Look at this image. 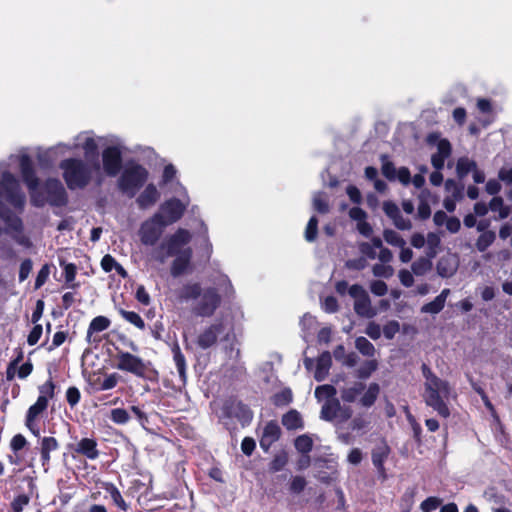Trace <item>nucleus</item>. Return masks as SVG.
I'll return each instance as SVG.
<instances>
[{
  "label": "nucleus",
  "instance_id": "nucleus-44",
  "mask_svg": "<svg viewBox=\"0 0 512 512\" xmlns=\"http://www.w3.org/2000/svg\"><path fill=\"white\" fill-rule=\"evenodd\" d=\"M288 462V456L285 452H281L275 455L274 459L270 463V470L272 472H278L282 470Z\"/></svg>",
  "mask_w": 512,
  "mask_h": 512
},
{
  "label": "nucleus",
  "instance_id": "nucleus-30",
  "mask_svg": "<svg viewBox=\"0 0 512 512\" xmlns=\"http://www.w3.org/2000/svg\"><path fill=\"white\" fill-rule=\"evenodd\" d=\"M282 424L289 430L302 427L300 414L295 410L286 413L282 418Z\"/></svg>",
  "mask_w": 512,
  "mask_h": 512
},
{
  "label": "nucleus",
  "instance_id": "nucleus-58",
  "mask_svg": "<svg viewBox=\"0 0 512 512\" xmlns=\"http://www.w3.org/2000/svg\"><path fill=\"white\" fill-rule=\"evenodd\" d=\"M42 326L41 325H35L34 328L32 329V331L30 332V334L28 335V339H27V342L29 345H35L41 335H42Z\"/></svg>",
  "mask_w": 512,
  "mask_h": 512
},
{
  "label": "nucleus",
  "instance_id": "nucleus-61",
  "mask_svg": "<svg viewBox=\"0 0 512 512\" xmlns=\"http://www.w3.org/2000/svg\"><path fill=\"white\" fill-rule=\"evenodd\" d=\"M322 307L328 313L335 312L338 308L336 298H334L333 296L326 297L322 303Z\"/></svg>",
  "mask_w": 512,
  "mask_h": 512
},
{
  "label": "nucleus",
  "instance_id": "nucleus-27",
  "mask_svg": "<svg viewBox=\"0 0 512 512\" xmlns=\"http://www.w3.org/2000/svg\"><path fill=\"white\" fill-rule=\"evenodd\" d=\"M336 389L332 385H321L315 390V397L318 401L328 403L329 401H339L335 398Z\"/></svg>",
  "mask_w": 512,
  "mask_h": 512
},
{
  "label": "nucleus",
  "instance_id": "nucleus-46",
  "mask_svg": "<svg viewBox=\"0 0 512 512\" xmlns=\"http://www.w3.org/2000/svg\"><path fill=\"white\" fill-rule=\"evenodd\" d=\"M317 226H318V220L316 217H311L306 230H305V239L309 242L314 241L317 236Z\"/></svg>",
  "mask_w": 512,
  "mask_h": 512
},
{
  "label": "nucleus",
  "instance_id": "nucleus-64",
  "mask_svg": "<svg viewBox=\"0 0 512 512\" xmlns=\"http://www.w3.org/2000/svg\"><path fill=\"white\" fill-rule=\"evenodd\" d=\"M498 177L501 181L512 184V166L503 167L499 170Z\"/></svg>",
  "mask_w": 512,
  "mask_h": 512
},
{
  "label": "nucleus",
  "instance_id": "nucleus-55",
  "mask_svg": "<svg viewBox=\"0 0 512 512\" xmlns=\"http://www.w3.org/2000/svg\"><path fill=\"white\" fill-rule=\"evenodd\" d=\"M174 361L180 376L183 377L185 375V358L179 349L174 352Z\"/></svg>",
  "mask_w": 512,
  "mask_h": 512
},
{
  "label": "nucleus",
  "instance_id": "nucleus-21",
  "mask_svg": "<svg viewBox=\"0 0 512 512\" xmlns=\"http://www.w3.org/2000/svg\"><path fill=\"white\" fill-rule=\"evenodd\" d=\"M450 294V289H443L435 299L421 307L422 313L438 314L445 306L447 297Z\"/></svg>",
  "mask_w": 512,
  "mask_h": 512
},
{
  "label": "nucleus",
  "instance_id": "nucleus-48",
  "mask_svg": "<svg viewBox=\"0 0 512 512\" xmlns=\"http://www.w3.org/2000/svg\"><path fill=\"white\" fill-rule=\"evenodd\" d=\"M442 501L437 497H429L421 503L423 512H431L441 507Z\"/></svg>",
  "mask_w": 512,
  "mask_h": 512
},
{
  "label": "nucleus",
  "instance_id": "nucleus-52",
  "mask_svg": "<svg viewBox=\"0 0 512 512\" xmlns=\"http://www.w3.org/2000/svg\"><path fill=\"white\" fill-rule=\"evenodd\" d=\"M306 480L302 476H295L290 483V490L294 493H300L306 486Z\"/></svg>",
  "mask_w": 512,
  "mask_h": 512
},
{
  "label": "nucleus",
  "instance_id": "nucleus-53",
  "mask_svg": "<svg viewBox=\"0 0 512 512\" xmlns=\"http://www.w3.org/2000/svg\"><path fill=\"white\" fill-rule=\"evenodd\" d=\"M398 277L401 284L405 287H411L414 284L413 272H410L409 270H400L398 273Z\"/></svg>",
  "mask_w": 512,
  "mask_h": 512
},
{
  "label": "nucleus",
  "instance_id": "nucleus-41",
  "mask_svg": "<svg viewBox=\"0 0 512 512\" xmlns=\"http://www.w3.org/2000/svg\"><path fill=\"white\" fill-rule=\"evenodd\" d=\"M110 419L116 424H126L130 420L129 413L122 408L112 409L110 412Z\"/></svg>",
  "mask_w": 512,
  "mask_h": 512
},
{
  "label": "nucleus",
  "instance_id": "nucleus-45",
  "mask_svg": "<svg viewBox=\"0 0 512 512\" xmlns=\"http://www.w3.org/2000/svg\"><path fill=\"white\" fill-rule=\"evenodd\" d=\"M372 271L374 276L383 278H390L394 273L393 268L389 265H385V263L375 264Z\"/></svg>",
  "mask_w": 512,
  "mask_h": 512
},
{
  "label": "nucleus",
  "instance_id": "nucleus-43",
  "mask_svg": "<svg viewBox=\"0 0 512 512\" xmlns=\"http://www.w3.org/2000/svg\"><path fill=\"white\" fill-rule=\"evenodd\" d=\"M107 493L109 495V498L113 501V503L116 505V507L118 509H120V510L127 509L126 503L123 500L120 492L114 486L108 487Z\"/></svg>",
  "mask_w": 512,
  "mask_h": 512
},
{
  "label": "nucleus",
  "instance_id": "nucleus-59",
  "mask_svg": "<svg viewBox=\"0 0 512 512\" xmlns=\"http://www.w3.org/2000/svg\"><path fill=\"white\" fill-rule=\"evenodd\" d=\"M365 333L372 339L376 340L381 336V327L374 323L370 322L365 330Z\"/></svg>",
  "mask_w": 512,
  "mask_h": 512
},
{
  "label": "nucleus",
  "instance_id": "nucleus-11",
  "mask_svg": "<svg viewBox=\"0 0 512 512\" xmlns=\"http://www.w3.org/2000/svg\"><path fill=\"white\" fill-rule=\"evenodd\" d=\"M160 216L155 214L142 223L139 236L143 244L154 245L161 236L163 228L167 225L163 223Z\"/></svg>",
  "mask_w": 512,
  "mask_h": 512
},
{
  "label": "nucleus",
  "instance_id": "nucleus-39",
  "mask_svg": "<svg viewBox=\"0 0 512 512\" xmlns=\"http://www.w3.org/2000/svg\"><path fill=\"white\" fill-rule=\"evenodd\" d=\"M383 236L385 241L392 246L403 248L406 244L405 240L396 231L385 230Z\"/></svg>",
  "mask_w": 512,
  "mask_h": 512
},
{
  "label": "nucleus",
  "instance_id": "nucleus-22",
  "mask_svg": "<svg viewBox=\"0 0 512 512\" xmlns=\"http://www.w3.org/2000/svg\"><path fill=\"white\" fill-rule=\"evenodd\" d=\"M160 197V194L154 184H149L137 198V203L141 208H148L154 205Z\"/></svg>",
  "mask_w": 512,
  "mask_h": 512
},
{
  "label": "nucleus",
  "instance_id": "nucleus-56",
  "mask_svg": "<svg viewBox=\"0 0 512 512\" xmlns=\"http://www.w3.org/2000/svg\"><path fill=\"white\" fill-rule=\"evenodd\" d=\"M136 299L143 305L148 306L150 304V296L144 286L140 285L136 290Z\"/></svg>",
  "mask_w": 512,
  "mask_h": 512
},
{
  "label": "nucleus",
  "instance_id": "nucleus-36",
  "mask_svg": "<svg viewBox=\"0 0 512 512\" xmlns=\"http://www.w3.org/2000/svg\"><path fill=\"white\" fill-rule=\"evenodd\" d=\"M119 313L126 321L133 324L137 328H145V323L138 313L133 311H126L124 309H119Z\"/></svg>",
  "mask_w": 512,
  "mask_h": 512
},
{
  "label": "nucleus",
  "instance_id": "nucleus-16",
  "mask_svg": "<svg viewBox=\"0 0 512 512\" xmlns=\"http://www.w3.org/2000/svg\"><path fill=\"white\" fill-rule=\"evenodd\" d=\"M174 260L171 265V275L178 277L187 273L190 269V262L192 258V250H185L184 252L174 255Z\"/></svg>",
  "mask_w": 512,
  "mask_h": 512
},
{
  "label": "nucleus",
  "instance_id": "nucleus-12",
  "mask_svg": "<svg viewBox=\"0 0 512 512\" xmlns=\"http://www.w3.org/2000/svg\"><path fill=\"white\" fill-rule=\"evenodd\" d=\"M117 369L125 372L132 373L138 377H142L145 374L146 366L144 361L129 352L118 351L116 354Z\"/></svg>",
  "mask_w": 512,
  "mask_h": 512
},
{
  "label": "nucleus",
  "instance_id": "nucleus-3",
  "mask_svg": "<svg viewBox=\"0 0 512 512\" xmlns=\"http://www.w3.org/2000/svg\"><path fill=\"white\" fill-rule=\"evenodd\" d=\"M63 179L69 189H81L91 181L101 184L103 171L98 159L81 160L78 158H66L59 164Z\"/></svg>",
  "mask_w": 512,
  "mask_h": 512
},
{
  "label": "nucleus",
  "instance_id": "nucleus-40",
  "mask_svg": "<svg viewBox=\"0 0 512 512\" xmlns=\"http://www.w3.org/2000/svg\"><path fill=\"white\" fill-rule=\"evenodd\" d=\"M43 412L36 404H33L27 413L26 426L35 434L38 435V431L34 429L35 419Z\"/></svg>",
  "mask_w": 512,
  "mask_h": 512
},
{
  "label": "nucleus",
  "instance_id": "nucleus-10",
  "mask_svg": "<svg viewBox=\"0 0 512 512\" xmlns=\"http://www.w3.org/2000/svg\"><path fill=\"white\" fill-rule=\"evenodd\" d=\"M352 416V410L348 406H342L339 401H329L324 403L321 408L320 417L325 421L334 422L336 425L342 424Z\"/></svg>",
  "mask_w": 512,
  "mask_h": 512
},
{
  "label": "nucleus",
  "instance_id": "nucleus-47",
  "mask_svg": "<svg viewBox=\"0 0 512 512\" xmlns=\"http://www.w3.org/2000/svg\"><path fill=\"white\" fill-rule=\"evenodd\" d=\"M119 379L120 375L117 373H111L104 378L99 389L103 391L113 389L118 384Z\"/></svg>",
  "mask_w": 512,
  "mask_h": 512
},
{
  "label": "nucleus",
  "instance_id": "nucleus-54",
  "mask_svg": "<svg viewBox=\"0 0 512 512\" xmlns=\"http://www.w3.org/2000/svg\"><path fill=\"white\" fill-rule=\"evenodd\" d=\"M396 169L394 165L387 161L385 158H383L382 162V173L385 177H387L390 180L396 179Z\"/></svg>",
  "mask_w": 512,
  "mask_h": 512
},
{
  "label": "nucleus",
  "instance_id": "nucleus-38",
  "mask_svg": "<svg viewBox=\"0 0 512 512\" xmlns=\"http://www.w3.org/2000/svg\"><path fill=\"white\" fill-rule=\"evenodd\" d=\"M476 167V163L467 157L460 158L457 162V173L460 177L467 175Z\"/></svg>",
  "mask_w": 512,
  "mask_h": 512
},
{
  "label": "nucleus",
  "instance_id": "nucleus-26",
  "mask_svg": "<svg viewBox=\"0 0 512 512\" xmlns=\"http://www.w3.org/2000/svg\"><path fill=\"white\" fill-rule=\"evenodd\" d=\"M58 448V442L54 437H44L41 441V458L43 466L50 461V452Z\"/></svg>",
  "mask_w": 512,
  "mask_h": 512
},
{
  "label": "nucleus",
  "instance_id": "nucleus-35",
  "mask_svg": "<svg viewBox=\"0 0 512 512\" xmlns=\"http://www.w3.org/2000/svg\"><path fill=\"white\" fill-rule=\"evenodd\" d=\"M493 231H484L476 241V247L480 252L485 251L495 240Z\"/></svg>",
  "mask_w": 512,
  "mask_h": 512
},
{
  "label": "nucleus",
  "instance_id": "nucleus-29",
  "mask_svg": "<svg viewBox=\"0 0 512 512\" xmlns=\"http://www.w3.org/2000/svg\"><path fill=\"white\" fill-rule=\"evenodd\" d=\"M379 391V385L376 383H371L360 399L361 405L364 407H370L373 405L379 395Z\"/></svg>",
  "mask_w": 512,
  "mask_h": 512
},
{
  "label": "nucleus",
  "instance_id": "nucleus-34",
  "mask_svg": "<svg viewBox=\"0 0 512 512\" xmlns=\"http://www.w3.org/2000/svg\"><path fill=\"white\" fill-rule=\"evenodd\" d=\"M440 242H441V239L438 234L433 233V232H430L427 234V236H426V246H427L426 255L429 258L435 257V255L437 254V249L440 245Z\"/></svg>",
  "mask_w": 512,
  "mask_h": 512
},
{
  "label": "nucleus",
  "instance_id": "nucleus-32",
  "mask_svg": "<svg viewBox=\"0 0 512 512\" xmlns=\"http://www.w3.org/2000/svg\"><path fill=\"white\" fill-rule=\"evenodd\" d=\"M295 448L302 454H308L313 447V439L311 436L303 434L295 439Z\"/></svg>",
  "mask_w": 512,
  "mask_h": 512
},
{
  "label": "nucleus",
  "instance_id": "nucleus-51",
  "mask_svg": "<svg viewBox=\"0 0 512 512\" xmlns=\"http://www.w3.org/2000/svg\"><path fill=\"white\" fill-rule=\"evenodd\" d=\"M400 325L397 321L388 322L383 328V334L387 339H392L399 332Z\"/></svg>",
  "mask_w": 512,
  "mask_h": 512
},
{
  "label": "nucleus",
  "instance_id": "nucleus-63",
  "mask_svg": "<svg viewBox=\"0 0 512 512\" xmlns=\"http://www.w3.org/2000/svg\"><path fill=\"white\" fill-rule=\"evenodd\" d=\"M383 210L392 220L400 213L397 205L392 202H385L383 204Z\"/></svg>",
  "mask_w": 512,
  "mask_h": 512
},
{
  "label": "nucleus",
  "instance_id": "nucleus-19",
  "mask_svg": "<svg viewBox=\"0 0 512 512\" xmlns=\"http://www.w3.org/2000/svg\"><path fill=\"white\" fill-rule=\"evenodd\" d=\"M110 320L105 316H97L91 322L87 330L86 340L88 343L99 342L100 339L94 337V333L102 332L110 326Z\"/></svg>",
  "mask_w": 512,
  "mask_h": 512
},
{
  "label": "nucleus",
  "instance_id": "nucleus-60",
  "mask_svg": "<svg viewBox=\"0 0 512 512\" xmlns=\"http://www.w3.org/2000/svg\"><path fill=\"white\" fill-rule=\"evenodd\" d=\"M118 262L109 254L105 255L101 260V267L105 272L112 271Z\"/></svg>",
  "mask_w": 512,
  "mask_h": 512
},
{
  "label": "nucleus",
  "instance_id": "nucleus-14",
  "mask_svg": "<svg viewBox=\"0 0 512 512\" xmlns=\"http://www.w3.org/2000/svg\"><path fill=\"white\" fill-rule=\"evenodd\" d=\"M103 171L109 176H116L120 170L121 151L116 146H110L102 152Z\"/></svg>",
  "mask_w": 512,
  "mask_h": 512
},
{
  "label": "nucleus",
  "instance_id": "nucleus-2",
  "mask_svg": "<svg viewBox=\"0 0 512 512\" xmlns=\"http://www.w3.org/2000/svg\"><path fill=\"white\" fill-rule=\"evenodd\" d=\"M230 290L228 277L218 273L211 279L210 285L202 287L198 282H186L177 290L176 295L181 302L192 301L190 310L194 316L209 318L220 307L221 294H227Z\"/></svg>",
  "mask_w": 512,
  "mask_h": 512
},
{
  "label": "nucleus",
  "instance_id": "nucleus-42",
  "mask_svg": "<svg viewBox=\"0 0 512 512\" xmlns=\"http://www.w3.org/2000/svg\"><path fill=\"white\" fill-rule=\"evenodd\" d=\"M314 209L320 213H327L329 211V205L327 197L322 193H317L313 197Z\"/></svg>",
  "mask_w": 512,
  "mask_h": 512
},
{
  "label": "nucleus",
  "instance_id": "nucleus-25",
  "mask_svg": "<svg viewBox=\"0 0 512 512\" xmlns=\"http://www.w3.org/2000/svg\"><path fill=\"white\" fill-rule=\"evenodd\" d=\"M97 444L93 439H81L77 445L76 452L85 455L89 459H96L99 455Z\"/></svg>",
  "mask_w": 512,
  "mask_h": 512
},
{
  "label": "nucleus",
  "instance_id": "nucleus-17",
  "mask_svg": "<svg viewBox=\"0 0 512 512\" xmlns=\"http://www.w3.org/2000/svg\"><path fill=\"white\" fill-rule=\"evenodd\" d=\"M280 436V428L277 423L269 422L263 430L260 440V446L263 450L268 451L270 446L278 440Z\"/></svg>",
  "mask_w": 512,
  "mask_h": 512
},
{
  "label": "nucleus",
  "instance_id": "nucleus-15",
  "mask_svg": "<svg viewBox=\"0 0 512 512\" xmlns=\"http://www.w3.org/2000/svg\"><path fill=\"white\" fill-rule=\"evenodd\" d=\"M459 267V258L456 254L448 253L442 256L436 265L437 273L442 278L452 277Z\"/></svg>",
  "mask_w": 512,
  "mask_h": 512
},
{
  "label": "nucleus",
  "instance_id": "nucleus-20",
  "mask_svg": "<svg viewBox=\"0 0 512 512\" xmlns=\"http://www.w3.org/2000/svg\"><path fill=\"white\" fill-rule=\"evenodd\" d=\"M21 228L20 219L9 212L0 211V233L17 232Z\"/></svg>",
  "mask_w": 512,
  "mask_h": 512
},
{
  "label": "nucleus",
  "instance_id": "nucleus-33",
  "mask_svg": "<svg viewBox=\"0 0 512 512\" xmlns=\"http://www.w3.org/2000/svg\"><path fill=\"white\" fill-rule=\"evenodd\" d=\"M362 383H356L352 387L345 388L341 392V398L345 402H354L363 391Z\"/></svg>",
  "mask_w": 512,
  "mask_h": 512
},
{
  "label": "nucleus",
  "instance_id": "nucleus-49",
  "mask_svg": "<svg viewBox=\"0 0 512 512\" xmlns=\"http://www.w3.org/2000/svg\"><path fill=\"white\" fill-rule=\"evenodd\" d=\"M377 362L375 360H369L365 362L358 370V375L361 378H367L377 369Z\"/></svg>",
  "mask_w": 512,
  "mask_h": 512
},
{
  "label": "nucleus",
  "instance_id": "nucleus-8",
  "mask_svg": "<svg viewBox=\"0 0 512 512\" xmlns=\"http://www.w3.org/2000/svg\"><path fill=\"white\" fill-rule=\"evenodd\" d=\"M148 178V171L141 165L129 163L125 166L119 180L120 190L129 197L135 196Z\"/></svg>",
  "mask_w": 512,
  "mask_h": 512
},
{
  "label": "nucleus",
  "instance_id": "nucleus-37",
  "mask_svg": "<svg viewBox=\"0 0 512 512\" xmlns=\"http://www.w3.org/2000/svg\"><path fill=\"white\" fill-rule=\"evenodd\" d=\"M355 347L358 349L360 353L365 356H373L375 353V348L373 344L368 341L365 337H358L355 340Z\"/></svg>",
  "mask_w": 512,
  "mask_h": 512
},
{
  "label": "nucleus",
  "instance_id": "nucleus-28",
  "mask_svg": "<svg viewBox=\"0 0 512 512\" xmlns=\"http://www.w3.org/2000/svg\"><path fill=\"white\" fill-rule=\"evenodd\" d=\"M432 258L421 257L413 262L411 269L416 276H424L432 269Z\"/></svg>",
  "mask_w": 512,
  "mask_h": 512
},
{
  "label": "nucleus",
  "instance_id": "nucleus-24",
  "mask_svg": "<svg viewBox=\"0 0 512 512\" xmlns=\"http://www.w3.org/2000/svg\"><path fill=\"white\" fill-rule=\"evenodd\" d=\"M331 363V355L329 352H324L318 357L314 372V377L317 381H322L326 378L329 373Z\"/></svg>",
  "mask_w": 512,
  "mask_h": 512
},
{
  "label": "nucleus",
  "instance_id": "nucleus-13",
  "mask_svg": "<svg viewBox=\"0 0 512 512\" xmlns=\"http://www.w3.org/2000/svg\"><path fill=\"white\" fill-rule=\"evenodd\" d=\"M225 330L226 326L224 321L216 319L199 333L196 343L201 349H208L217 342L218 337L222 335Z\"/></svg>",
  "mask_w": 512,
  "mask_h": 512
},
{
  "label": "nucleus",
  "instance_id": "nucleus-31",
  "mask_svg": "<svg viewBox=\"0 0 512 512\" xmlns=\"http://www.w3.org/2000/svg\"><path fill=\"white\" fill-rule=\"evenodd\" d=\"M489 208L491 211L499 213V219H505L510 214V208L504 205L501 197H494L489 203Z\"/></svg>",
  "mask_w": 512,
  "mask_h": 512
},
{
  "label": "nucleus",
  "instance_id": "nucleus-50",
  "mask_svg": "<svg viewBox=\"0 0 512 512\" xmlns=\"http://www.w3.org/2000/svg\"><path fill=\"white\" fill-rule=\"evenodd\" d=\"M370 290L376 296H384L388 291V287L385 282L381 280H375L371 282Z\"/></svg>",
  "mask_w": 512,
  "mask_h": 512
},
{
  "label": "nucleus",
  "instance_id": "nucleus-9",
  "mask_svg": "<svg viewBox=\"0 0 512 512\" xmlns=\"http://www.w3.org/2000/svg\"><path fill=\"white\" fill-rule=\"evenodd\" d=\"M349 295L354 299V310L362 317L372 318L376 315V309L372 306L367 291L360 285H352L348 290Z\"/></svg>",
  "mask_w": 512,
  "mask_h": 512
},
{
  "label": "nucleus",
  "instance_id": "nucleus-4",
  "mask_svg": "<svg viewBox=\"0 0 512 512\" xmlns=\"http://www.w3.org/2000/svg\"><path fill=\"white\" fill-rule=\"evenodd\" d=\"M422 373L425 378L423 399L427 406L431 407L443 418L450 416L448 406L452 396L450 384L436 376L427 365L422 366Z\"/></svg>",
  "mask_w": 512,
  "mask_h": 512
},
{
  "label": "nucleus",
  "instance_id": "nucleus-23",
  "mask_svg": "<svg viewBox=\"0 0 512 512\" xmlns=\"http://www.w3.org/2000/svg\"><path fill=\"white\" fill-rule=\"evenodd\" d=\"M390 453V448L384 442L378 444L372 451V462L377 468L378 472L384 475V461Z\"/></svg>",
  "mask_w": 512,
  "mask_h": 512
},
{
  "label": "nucleus",
  "instance_id": "nucleus-1",
  "mask_svg": "<svg viewBox=\"0 0 512 512\" xmlns=\"http://www.w3.org/2000/svg\"><path fill=\"white\" fill-rule=\"evenodd\" d=\"M14 166L19 167L22 178L29 188L31 200L36 206H42L46 202L52 205H62L65 203L66 191L58 179L48 180L44 186L45 192L38 190V179L35 176L31 159L27 154L21 152L17 155H11L8 159L7 169L2 171L0 204L7 202L15 208H22L24 205L25 196L20 191L18 181L9 171Z\"/></svg>",
  "mask_w": 512,
  "mask_h": 512
},
{
  "label": "nucleus",
  "instance_id": "nucleus-18",
  "mask_svg": "<svg viewBox=\"0 0 512 512\" xmlns=\"http://www.w3.org/2000/svg\"><path fill=\"white\" fill-rule=\"evenodd\" d=\"M451 154L450 143L446 139H440L437 142V152L432 155L431 161L435 169H441L444 166L445 160Z\"/></svg>",
  "mask_w": 512,
  "mask_h": 512
},
{
  "label": "nucleus",
  "instance_id": "nucleus-5",
  "mask_svg": "<svg viewBox=\"0 0 512 512\" xmlns=\"http://www.w3.org/2000/svg\"><path fill=\"white\" fill-rule=\"evenodd\" d=\"M98 144L92 132L85 131L79 133L73 139L72 143H59L51 148L48 153L55 155H64L68 152L82 150L86 160L97 159Z\"/></svg>",
  "mask_w": 512,
  "mask_h": 512
},
{
  "label": "nucleus",
  "instance_id": "nucleus-57",
  "mask_svg": "<svg viewBox=\"0 0 512 512\" xmlns=\"http://www.w3.org/2000/svg\"><path fill=\"white\" fill-rule=\"evenodd\" d=\"M66 398L68 403L73 407L75 406L79 400H80V392L76 387H70L68 388L66 392Z\"/></svg>",
  "mask_w": 512,
  "mask_h": 512
},
{
  "label": "nucleus",
  "instance_id": "nucleus-7",
  "mask_svg": "<svg viewBox=\"0 0 512 512\" xmlns=\"http://www.w3.org/2000/svg\"><path fill=\"white\" fill-rule=\"evenodd\" d=\"M175 193H178L181 199L172 198L164 202L160 206L159 212L156 213V215H161V220L166 225L179 220L190 203L187 191L180 183H176Z\"/></svg>",
  "mask_w": 512,
  "mask_h": 512
},
{
  "label": "nucleus",
  "instance_id": "nucleus-62",
  "mask_svg": "<svg viewBox=\"0 0 512 512\" xmlns=\"http://www.w3.org/2000/svg\"><path fill=\"white\" fill-rule=\"evenodd\" d=\"M255 446H256L255 441L250 437H246L243 439V441L241 443V450L244 454L249 456L254 451Z\"/></svg>",
  "mask_w": 512,
  "mask_h": 512
},
{
  "label": "nucleus",
  "instance_id": "nucleus-6",
  "mask_svg": "<svg viewBox=\"0 0 512 512\" xmlns=\"http://www.w3.org/2000/svg\"><path fill=\"white\" fill-rule=\"evenodd\" d=\"M192 238L191 233L185 229L177 230L168 237L154 253V259L163 264L167 258L180 254L185 250H192L188 244Z\"/></svg>",
  "mask_w": 512,
  "mask_h": 512
}]
</instances>
